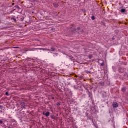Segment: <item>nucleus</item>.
<instances>
[{"label": "nucleus", "mask_w": 128, "mask_h": 128, "mask_svg": "<svg viewBox=\"0 0 128 128\" xmlns=\"http://www.w3.org/2000/svg\"><path fill=\"white\" fill-rule=\"evenodd\" d=\"M2 126H4L5 128H10V126H8V122L6 120H4Z\"/></svg>", "instance_id": "1"}, {"label": "nucleus", "mask_w": 128, "mask_h": 128, "mask_svg": "<svg viewBox=\"0 0 128 128\" xmlns=\"http://www.w3.org/2000/svg\"><path fill=\"white\" fill-rule=\"evenodd\" d=\"M125 71H126V68H120L118 69L119 72H120L121 74H122V72H124Z\"/></svg>", "instance_id": "2"}, {"label": "nucleus", "mask_w": 128, "mask_h": 128, "mask_svg": "<svg viewBox=\"0 0 128 128\" xmlns=\"http://www.w3.org/2000/svg\"><path fill=\"white\" fill-rule=\"evenodd\" d=\"M112 107L114 108H118V104L116 102H113L112 104Z\"/></svg>", "instance_id": "3"}, {"label": "nucleus", "mask_w": 128, "mask_h": 128, "mask_svg": "<svg viewBox=\"0 0 128 128\" xmlns=\"http://www.w3.org/2000/svg\"><path fill=\"white\" fill-rule=\"evenodd\" d=\"M109 122H111V126H114V120L112 119V120H110Z\"/></svg>", "instance_id": "4"}, {"label": "nucleus", "mask_w": 128, "mask_h": 128, "mask_svg": "<svg viewBox=\"0 0 128 128\" xmlns=\"http://www.w3.org/2000/svg\"><path fill=\"white\" fill-rule=\"evenodd\" d=\"M50 112H47L46 113H44V112L42 113V114H44V116H50Z\"/></svg>", "instance_id": "5"}, {"label": "nucleus", "mask_w": 128, "mask_h": 128, "mask_svg": "<svg viewBox=\"0 0 128 128\" xmlns=\"http://www.w3.org/2000/svg\"><path fill=\"white\" fill-rule=\"evenodd\" d=\"M53 5L54 8L58 7V4L56 2L53 3Z\"/></svg>", "instance_id": "6"}, {"label": "nucleus", "mask_w": 128, "mask_h": 128, "mask_svg": "<svg viewBox=\"0 0 128 128\" xmlns=\"http://www.w3.org/2000/svg\"><path fill=\"white\" fill-rule=\"evenodd\" d=\"M52 50V52H54L55 49L54 46L51 47L50 50Z\"/></svg>", "instance_id": "7"}, {"label": "nucleus", "mask_w": 128, "mask_h": 128, "mask_svg": "<svg viewBox=\"0 0 128 128\" xmlns=\"http://www.w3.org/2000/svg\"><path fill=\"white\" fill-rule=\"evenodd\" d=\"M126 90V87H124L122 88V92H124Z\"/></svg>", "instance_id": "8"}, {"label": "nucleus", "mask_w": 128, "mask_h": 128, "mask_svg": "<svg viewBox=\"0 0 128 128\" xmlns=\"http://www.w3.org/2000/svg\"><path fill=\"white\" fill-rule=\"evenodd\" d=\"M124 78H125L126 80L128 78V74H124Z\"/></svg>", "instance_id": "9"}, {"label": "nucleus", "mask_w": 128, "mask_h": 128, "mask_svg": "<svg viewBox=\"0 0 128 128\" xmlns=\"http://www.w3.org/2000/svg\"><path fill=\"white\" fill-rule=\"evenodd\" d=\"M91 18L92 20H96V17H94V16H92L91 17Z\"/></svg>", "instance_id": "10"}, {"label": "nucleus", "mask_w": 128, "mask_h": 128, "mask_svg": "<svg viewBox=\"0 0 128 128\" xmlns=\"http://www.w3.org/2000/svg\"><path fill=\"white\" fill-rule=\"evenodd\" d=\"M126 12V9L124 8H122L121 10V12Z\"/></svg>", "instance_id": "11"}, {"label": "nucleus", "mask_w": 128, "mask_h": 128, "mask_svg": "<svg viewBox=\"0 0 128 128\" xmlns=\"http://www.w3.org/2000/svg\"><path fill=\"white\" fill-rule=\"evenodd\" d=\"M0 124H4V120H0Z\"/></svg>", "instance_id": "12"}, {"label": "nucleus", "mask_w": 128, "mask_h": 128, "mask_svg": "<svg viewBox=\"0 0 128 128\" xmlns=\"http://www.w3.org/2000/svg\"><path fill=\"white\" fill-rule=\"evenodd\" d=\"M100 66H104V63L102 62V63L100 64Z\"/></svg>", "instance_id": "13"}, {"label": "nucleus", "mask_w": 128, "mask_h": 128, "mask_svg": "<svg viewBox=\"0 0 128 128\" xmlns=\"http://www.w3.org/2000/svg\"><path fill=\"white\" fill-rule=\"evenodd\" d=\"M5 94H6V96H10V94H8V92H6Z\"/></svg>", "instance_id": "14"}, {"label": "nucleus", "mask_w": 128, "mask_h": 128, "mask_svg": "<svg viewBox=\"0 0 128 128\" xmlns=\"http://www.w3.org/2000/svg\"><path fill=\"white\" fill-rule=\"evenodd\" d=\"M30 2H36V0H29Z\"/></svg>", "instance_id": "15"}, {"label": "nucleus", "mask_w": 128, "mask_h": 128, "mask_svg": "<svg viewBox=\"0 0 128 128\" xmlns=\"http://www.w3.org/2000/svg\"><path fill=\"white\" fill-rule=\"evenodd\" d=\"M12 20H13L14 22H16V20L14 18H12Z\"/></svg>", "instance_id": "16"}, {"label": "nucleus", "mask_w": 128, "mask_h": 128, "mask_svg": "<svg viewBox=\"0 0 128 128\" xmlns=\"http://www.w3.org/2000/svg\"><path fill=\"white\" fill-rule=\"evenodd\" d=\"M101 24H102V26H105L106 24H104V22H101Z\"/></svg>", "instance_id": "17"}, {"label": "nucleus", "mask_w": 128, "mask_h": 128, "mask_svg": "<svg viewBox=\"0 0 128 128\" xmlns=\"http://www.w3.org/2000/svg\"><path fill=\"white\" fill-rule=\"evenodd\" d=\"M51 118H52V120H54V118H56L54 117V116H50Z\"/></svg>", "instance_id": "18"}, {"label": "nucleus", "mask_w": 128, "mask_h": 128, "mask_svg": "<svg viewBox=\"0 0 128 128\" xmlns=\"http://www.w3.org/2000/svg\"><path fill=\"white\" fill-rule=\"evenodd\" d=\"M16 8H20V6H18V5L16 6Z\"/></svg>", "instance_id": "19"}, {"label": "nucleus", "mask_w": 128, "mask_h": 128, "mask_svg": "<svg viewBox=\"0 0 128 128\" xmlns=\"http://www.w3.org/2000/svg\"><path fill=\"white\" fill-rule=\"evenodd\" d=\"M20 20H21V21H22V20H24V18H20Z\"/></svg>", "instance_id": "20"}, {"label": "nucleus", "mask_w": 128, "mask_h": 128, "mask_svg": "<svg viewBox=\"0 0 128 128\" xmlns=\"http://www.w3.org/2000/svg\"><path fill=\"white\" fill-rule=\"evenodd\" d=\"M90 71H86V74H90Z\"/></svg>", "instance_id": "21"}, {"label": "nucleus", "mask_w": 128, "mask_h": 128, "mask_svg": "<svg viewBox=\"0 0 128 128\" xmlns=\"http://www.w3.org/2000/svg\"><path fill=\"white\" fill-rule=\"evenodd\" d=\"M86 90H87V92H88V94H90V92L88 90L86 89Z\"/></svg>", "instance_id": "22"}, {"label": "nucleus", "mask_w": 128, "mask_h": 128, "mask_svg": "<svg viewBox=\"0 0 128 128\" xmlns=\"http://www.w3.org/2000/svg\"><path fill=\"white\" fill-rule=\"evenodd\" d=\"M14 48H18V46H15V47H14Z\"/></svg>", "instance_id": "23"}, {"label": "nucleus", "mask_w": 128, "mask_h": 128, "mask_svg": "<svg viewBox=\"0 0 128 128\" xmlns=\"http://www.w3.org/2000/svg\"><path fill=\"white\" fill-rule=\"evenodd\" d=\"M0 109L2 108V106L0 105Z\"/></svg>", "instance_id": "24"}, {"label": "nucleus", "mask_w": 128, "mask_h": 128, "mask_svg": "<svg viewBox=\"0 0 128 128\" xmlns=\"http://www.w3.org/2000/svg\"><path fill=\"white\" fill-rule=\"evenodd\" d=\"M60 104L58 103L57 106H60Z\"/></svg>", "instance_id": "25"}, {"label": "nucleus", "mask_w": 128, "mask_h": 128, "mask_svg": "<svg viewBox=\"0 0 128 128\" xmlns=\"http://www.w3.org/2000/svg\"><path fill=\"white\" fill-rule=\"evenodd\" d=\"M89 96H90V95L89 94Z\"/></svg>", "instance_id": "26"}, {"label": "nucleus", "mask_w": 128, "mask_h": 128, "mask_svg": "<svg viewBox=\"0 0 128 128\" xmlns=\"http://www.w3.org/2000/svg\"><path fill=\"white\" fill-rule=\"evenodd\" d=\"M52 100H54V98H52Z\"/></svg>", "instance_id": "27"}, {"label": "nucleus", "mask_w": 128, "mask_h": 128, "mask_svg": "<svg viewBox=\"0 0 128 128\" xmlns=\"http://www.w3.org/2000/svg\"><path fill=\"white\" fill-rule=\"evenodd\" d=\"M12 4L14 5V4Z\"/></svg>", "instance_id": "28"}]
</instances>
